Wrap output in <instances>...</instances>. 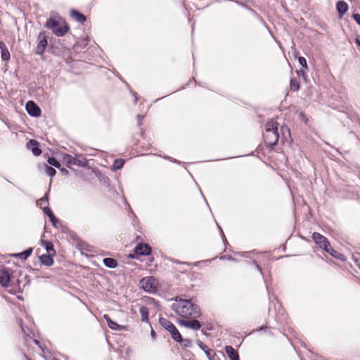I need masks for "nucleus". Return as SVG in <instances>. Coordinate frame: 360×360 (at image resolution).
Segmentation results:
<instances>
[{
    "label": "nucleus",
    "instance_id": "1",
    "mask_svg": "<svg viewBox=\"0 0 360 360\" xmlns=\"http://www.w3.org/2000/svg\"><path fill=\"white\" fill-rule=\"evenodd\" d=\"M171 307L176 314L184 318L189 316L198 318L200 316V307L194 302L193 299L186 300L176 297L175 302Z\"/></svg>",
    "mask_w": 360,
    "mask_h": 360
},
{
    "label": "nucleus",
    "instance_id": "2",
    "mask_svg": "<svg viewBox=\"0 0 360 360\" xmlns=\"http://www.w3.org/2000/svg\"><path fill=\"white\" fill-rule=\"evenodd\" d=\"M278 123L273 120L267 122L265 125V132L263 137L266 146L270 149H273L278 141Z\"/></svg>",
    "mask_w": 360,
    "mask_h": 360
},
{
    "label": "nucleus",
    "instance_id": "3",
    "mask_svg": "<svg viewBox=\"0 0 360 360\" xmlns=\"http://www.w3.org/2000/svg\"><path fill=\"white\" fill-rule=\"evenodd\" d=\"M45 27L51 30L57 37H63L69 30L68 25L58 15L51 16L47 20Z\"/></svg>",
    "mask_w": 360,
    "mask_h": 360
},
{
    "label": "nucleus",
    "instance_id": "4",
    "mask_svg": "<svg viewBox=\"0 0 360 360\" xmlns=\"http://www.w3.org/2000/svg\"><path fill=\"white\" fill-rule=\"evenodd\" d=\"M139 284L143 290L147 292L154 294L158 291V282L153 276L143 278Z\"/></svg>",
    "mask_w": 360,
    "mask_h": 360
},
{
    "label": "nucleus",
    "instance_id": "5",
    "mask_svg": "<svg viewBox=\"0 0 360 360\" xmlns=\"http://www.w3.org/2000/svg\"><path fill=\"white\" fill-rule=\"evenodd\" d=\"M63 163L67 166L70 165H76L79 167H85L87 165V160L86 158L82 156H75L73 157L69 154H63Z\"/></svg>",
    "mask_w": 360,
    "mask_h": 360
},
{
    "label": "nucleus",
    "instance_id": "6",
    "mask_svg": "<svg viewBox=\"0 0 360 360\" xmlns=\"http://www.w3.org/2000/svg\"><path fill=\"white\" fill-rule=\"evenodd\" d=\"M160 324L165 328L172 335V339L180 338V333L176 326L168 319L165 318H160Z\"/></svg>",
    "mask_w": 360,
    "mask_h": 360
},
{
    "label": "nucleus",
    "instance_id": "7",
    "mask_svg": "<svg viewBox=\"0 0 360 360\" xmlns=\"http://www.w3.org/2000/svg\"><path fill=\"white\" fill-rule=\"evenodd\" d=\"M10 271L11 270L9 268L0 266V284L2 287H8L11 282H12V277Z\"/></svg>",
    "mask_w": 360,
    "mask_h": 360
},
{
    "label": "nucleus",
    "instance_id": "8",
    "mask_svg": "<svg viewBox=\"0 0 360 360\" xmlns=\"http://www.w3.org/2000/svg\"><path fill=\"white\" fill-rule=\"evenodd\" d=\"M312 238L320 248L323 249L326 252H328V249L330 248V244L325 236H322L319 233L315 232L312 235Z\"/></svg>",
    "mask_w": 360,
    "mask_h": 360
},
{
    "label": "nucleus",
    "instance_id": "9",
    "mask_svg": "<svg viewBox=\"0 0 360 360\" xmlns=\"http://www.w3.org/2000/svg\"><path fill=\"white\" fill-rule=\"evenodd\" d=\"M25 108H26L27 113L32 117H37L41 115V109L32 101H29L26 103Z\"/></svg>",
    "mask_w": 360,
    "mask_h": 360
},
{
    "label": "nucleus",
    "instance_id": "10",
    "mask_svg": "<svg viewBox=\"0 0 360 360\" xmlns=\"http://www.w3.org/2000/svg\"><path fill=\"white\" fill-rule=\"evenodd\" d=\"M39 41L37 45L35 53L37 55H42L47 46L48 42L45 34L40 32L38 37Z\"/></svg>",
    "mask_w": 360,
    "mask_h": 360
},
{
    "label": "nucleus",
    "instance_id": "11",
    "mask_svg": "<svg viewBox=\"0 0 360 360\" xmlns=\"http://www.w3.org/2000/svg\"><path fill=\"white\" fill-rule=\"evenodd\" d=\"M179 323L180 325L184 326L186 328H191L193 330H198L201 327L200 321L197 319L180 320Z\"/></svg>",
    "mask_w": 360,
    "mask_h": 360
},
{
    "label": "nucleus",
    "instance_id": "12",
    "mask_svg": "<svg viewBox=\"0 0 360 360\" xmlns=\"http://www.w3.org/2000/svg\"><path fill=\"white\" fill-rule=\"evenodd\" d=\"M134 252L137 255H149L151 252L150 247L146 244H139L136 246Z\"/></svg>",
    "mask_w": 360,
    "mask_h": 360
},
{
    "label": "nucleus",
    "instance_id": "13",
    "mask_svg": "<svg viewBox=\"0 0 360 360\" xmlns=\"http://www.w3.org/2000/svg\"><path fill=\"white\" fill-rule=\"evenodd\" d=\"M38 146L39 143L34 139H31L27 143V148L30 150L35 156H39L41 153V150Z\"/></svg>",
    "mask_w": 360,
    "mask_h": 360
},
{
    "label": "nucleus",
    "instance_id": "14",
    "mask_svg": "<svg viewBox=\"0 0 360 360\" xmlns=\"http://www.w3.org/2000/svg\"><path fill=\"white\" fill-rule=\"evenodd\" d=\"M224 349L231 360H239L238 353L232 346H226Z\"/></svg>",
    "mask_w": 360,
    "mask_h": 360
},
{
    "label": "nucleus",
    "instance_id": "15",
    "mask_svg": "<svg viewBox=\"0 0 360 360\" xmlns=\"http://www.w3.org/2000/svg\"><path fill=\"white\" fill-rule=\"evenodd\" d=\"M1 58L2 60L8 61L11 58L10 53L3 41H0Z\"/></svg>",
    "mask_w": 360,
    "mask_h": 360
},
{
    "label": "nucleus",
    "instance_id": "16",
    "mask_svg": "<svg viewBox=\"0 0 360 360\" xmlns=\"http://www.w3.org/2000/svg\"><path fill=\"white\" fill-rule=\"evenodd\" d=\"M337 11L340 16H342L348 10V5L344 1H338L336 4Z\"/></svg>",
    "mask_w": 360,
    "mask_h": 360
},
{
    "label": "nucleus",
    "instance_id": "17",
    "mask_svg": "<svg viewBox=\"0 0 360 360\" xmlns=\"http://www.w3.org/2000/svg\"><path fill=\"white\" fill-rule=\"evenodd\" d=\"M70 13L71 16L74 18L77 22L83 23L86 21V17L77 10L72 9L71 10Z\"/></svg>",
    "mask_w": 360,
    "mask_h": 360
},
{
    "label": "nucleus",
    "instance_id": "18",
    "mask_svg": "<svg viewBox=\"0 0 360 360\" xmlns=\"http://www.w3.org/2000/svg\"><path fill=\"white\" fill-rule=\"evenodd\" d=\"M141 319L143 322L149 323V309L146 306H141L139 309Z\"/></svg>",
    "mask_w": 360,
    "mask_h": 360
},
{
    "label": "nucleus",
    "instance_id": "19",
    "mask_svg": "<svg viewBox=\"0 0 360 360\" xmlns=\"http://www.w3.org/2000/svg\"><path fill=\"white\" fill-rule=\"evenodd\" d=\"M40 261L41 264L46 266H51L53 264V259L51 254L46 255H42L40 257Z\"/></svg>",
    "mask_w": 360,
    "mask_h": 360
},
{
    "label": "nucleus",
    "instance_id": "20",
    "mask_svg": "<svg viewBox=\"0 0 360 360\" xmlns=\"http://www.w3.org/2000/svg\"><path fill=\"white\" fill-rule=\"evenodd\" d=\"M174 340L180 343L181 346L183 348L191 347L192 346V342L189 339L183 338L181 334L179 339L175 338Z\"/></svg>",
    "mask_w": 360,
    "mask_h": 360
},
{
    "label": "nucleus",
    "instance_id": "21",
    "mask_svg": "<svg viewBox=\"0 0 360 360\" xmlns=\"http://www.w3.org/2000/svg\"><path fill=\"white\" fill-rule=\"evenodd\" d=\"M103 262L106 267L110 269H114L117 266V262L116 259L111 257L104 258Z\"/></svg>",
    "mask_w": 360,
    "mask_h": 360
},
{
    "label": "nucleus",
    "instance_id": "22",
    "mask_svg": "<svg viewBox=\"0 0 360 360\" xmlns=\"http://www.w3.org/2000/svg\"><path fill=\"white\" fill-rule=\"evenodd\" d=\"M197 344L198 347L204 351L205 354H206L207 357L208 359H211V354H214V352L212 350L207 348V345L203 344L201 341L198 340L197 342Z\"/></svg>",
    "mask_w": 360,
    "mask_h": 360
},
{
    "label": "nucleus",
    "instance_id": "23",
    "mask_svg": "<svg viewBox=\"0 0 360 360\" xmlns=\"http://www.w3.org/2000/svg\"><path fill=\"white\" fill-rule=\"evenodd\" d=\"M103 317L106 320L108 326L112 330H119L120 328V326L111 320L108 315L105 314Z\"/></svg>",
    "mask_w": 360,
    "mask_h": 360
},
{
    "label": "nucleus",
    "instance_id": "24",
    "mask_svg": "<svg viewBox=\"0 0 360 360\" xmlns=\"http://www.w3.org/2000/svg\"><path fill=\"white\" fill-rule=\"evenodd\" d=\"M41 245L49 253L53 252V255H56V251L51 242L48 240H42Z\"/></svg>",
    "mask_w": 360,
    "mask_h": 360
},
{
    "label": "nucleus",
    "instance_id": "25",
    "mask_svg": "<svg viewBox=\"0 0 360 360\" xmlns=\"http://www.w3.org/2000/svg\"><path fill=\"white\" fill-rule=\"evenodd\" d=\"M328 250V252H327L329 253L333 257L339 259L342 261L345 259V256L342 254L335 250L333 248H331V246H330V248Z\"/></svg>",
    "mask_w": 360,
    "mask_h": 360
},
{
    "label": "nucleus",
    "instance_id": "26",
    "mask_svg": "<svg viewBox=\"0 0 360 360\" xmlns=\"http://www.w3.org/2000/svg\"><path fill=\"white\" fill-rule=\"evenodd\" d=\"M32 252V248H30L22 252L15 254V256L17 257H19L21 259H26L28 257H30L31 255Z\"/></svg>",
    "mask_w": 360,
    "mask_h": 360
},
{
    "label": "nucleus",
    "instance_id": "27",
    "mask_svg": "<svg viewBox=\"0 0 360 360\" xmlns=\"http://www.w3.org/2000/svg\"><path fill=\"white\" fill-rule=\"evenodd\" d=\"M124 162H125V161L123 159L115 160L113 165H112V169L113 170L121 169L123 167Z\"/></svg>",
    "mask_w": 360,
    "mask_h": 360
},
{
    "label": "nucleus",
    "instance_id": "28",
    "mask_svg": "<svg viewBox=\"0 0 360 360\" xmlns=\"http://www.w3.org/2000/svg\"><path fill=\"white\" fill-rule=\"evenodd\" d=\"M88 44H89V38L84 37V38H80L77 40V41L76 43V46L81 49H84L88 45Z\"/></svg>",
    "mask_w": 360,
    "mask_h": 360
},
{
    "label": "nucleus",
    "instance_id": "29",
    "mask_svg": "<svg viewBox=\"0 0 360 360\" xmlns=\"http://www.w3.org/2000/svg\"><path fill=\"white\" fill-rule=\"evenodd\" d=\"M42 210L43 212L49 217V219H55V215L48 206L44 207Z\"/></svg>",
    "mask_w": 360,
    "mask_h": 360
},
{
    "label": "nucleus",
    "instance_id": "30",
    "mask_svg": "<svg viewBox=\"0 0 360 360\" xmlns=\"http://www.w3.org/2000/svg\"><path fill=\"white\" fill-rule=\"evenodd\" d=\"M48 163L56 168H59L60 167V162L58 161L56 158L54 157L49 158L48 159Z\"/></svg>",
    "mask_w": 360,
    "mask_h": 360
},
{
    "label": "nucleus",
    "instance_id": "31",
    "mask_svg": "<svg viewBox=\"0 0 360 360\" xmlns=\"http://www.w3.org/2000/svg\"><path fill=\"white\" fill-rule=\"evenodd\" d=\"M290 86L293 91H296L300 89V84L295 79H292L290 80Z\"/></svg>",
    "mask_w": 360,
    "mask_h": 360
},
{
    "label": "nucleus",
    "instance_id": "32",
    "mask_svg": "<svg viewBox=\"0 0 360 360\" xmlns=\"http://www.w3.org/2000/svg\"><path fill=\"white\" fill-rule=\"evenodd\" d=\"M46 172L51 177H53L56 174V171L54 168L47 165L46 166Z\"/></svg>",
    "mask_w": 360,
    "mask_h": 360
},
{
    "label": "nucleus",
    "instance_id": "33",
    "mask_svg": "<svg viewBox=\"0 0 360 360\" xmlns=\"http://www.w3.org/2000/svg\"><path fill=\"white\" fill-rule=\"evenodd\" d=\"M298 61H299L300 64L302 65V67L307 68V63L306 59L304 57L300 56L298 58Z\"/></svg>",
    "mask_w": 360,
    "mask_h": 360
},
{
    "label": "nucleus",
    "instance_id": "34",
    "mask_svg": "<svg viewBox=\"0 0 360 360\" xmlns=\"http://www.w3.org/2000/svg\"><path fill=\"white\" fill-rule=\"evenodd\" d=\"M353 259H354L355 262L360 268V254L356 253V255H354Z\"/></svg>",
    "mask_w": 360,
    "mask_h": 360
},
{
    "label": "nucleus",
    "instance_id": "35",
    "mask_svg": "<svg viewBox=\"0 0 360 360\" xmlns=\"http://www.w3.org/2000/svg\"><path fill=\"white\" fill-rule=\"evenodd\" d=\"M164 158L172 162L181 164V162L169 156H164Z\"/></svg>",
    "mask_w": 360,
    "mask_h": 360
},
{
    "label": "nucleus",
    "instance_id": "36",
    "mask_svg": "<svg viewBox=\"0 0 360 360\" xmlns=\"http://www.w3.org/2000/svg\"><path fill=\"white\" fill-rule=\"evenodd\" d=\"M41 205L45 204L48 205V196L47 195H45L44 197H42L40 199Z\"/></svg>",
    "mask_w": 360,
    "mask_h": 360
},
{
    "label": "nucleus",
    "instance_id": "37",
    "mask_svg": "<svg viewBox=\"0 0 360 360\" xmlns=\"http://www.w3.org/2000/svg\"><path fill=\"white\" fill-rule=\"evenodd\" d=\"M50 221H51L52 225L54 227L58 228V224H59L60 221H59V220L56 217H55V219H50Z\"/></svg>",
    "mask_w": 360,
    "mask_h": 360
},
{
    "label": "nucleus",
    "instance_id": "38",
    "mask_svg": "<svg viewBox=\"0 0 360 360\" xmlns=\"http://www.w3.org/2000/svg\"><path fill=\"white\" fill-rule=\"evenodd\" d=\"M220 259H226L229 261H235V258H233V257H231V255H224V256H221L219 257Z\"/></svg>",
    "mask_w": 360,
    "mask_h": 360
},
{
    "label": "nucleus",
    "instance_id": "39",
    "mask_svg": "<svg viewBox=\"0 0 360 360\" xmlns=\"http://www.w3.org/2000/svg\"><path fill=\"white\" fill-rule=\"evenodd\" d=\"M353 18L360 25V14L355 13L353 15Z\"/></svg>",
    "mask_w": 360,
    "mask_h": 360
},
{
    "label": "nucleus",
    "instance_id": "40",
    "mask_svg": "<svg viewBox=\"0 0 360 360\" xmlns=\"http://www.w3.org/2000/svg\"><path fill=\"white\" fill-rule=\"evenodd\" d=\"M143 120V116L141 115H137V123L139 126H141L142 124V120Z\"/></svg>",
    "mask_w": 360,
    "mask_h": 360
},
{
    "label": "nucleus",
    "instance_id": "41",
    "mask_svg": "<svg viewBox=\"0 0 360 360\" xmlns=\"http://www.w3.org/2000/svg\"><path fill=\"white\" fill-rule=\"evenodd\" d=\"M253 264L255 265L256 269L262 274V269L260 268V266H259L256 261L253 262Z\"/></svg>",
    "mask_w": 360,
    "mask_h": 360
},
{
    "label": "nucleus",
    "instance_id": "42",
    "mask_svg": "<svg viewBox=\"0 0 360 360\" xmlns=\"http://www.w3.org/2000/svg\"><path fill=\"white\" fill-rule=\"evenodd\" d=\"M60 172L63 174H65V175H68V171L67 169L65 168H61L60 169Z\"/></svg>",
    "mask_w": 360,
    "mask_h": 360
},
{
    "label": "nucleus",
    "instance_id": "43",
    "mask_svg": "<svg viewBox=\"0 0 360 360\" xmlns=\"http://www.w3.org/2000/svg\"><path fill=\"white\" fill-rule=\"evenodd\" d=\"M266 329H267L266 326H262L259 327L258 329H257V331H261V330H266Z\"/></svg>",
    "mask_w": 360,
    "mask_h": 360
},
{
    "label": "nucleus",
    "instance_id": "44",
    "mask_svg": "<svg viewBox=\"0 0 360 360\" xmlns=\"http://www.w3.org/2000/svg\"><path fill=\"white\" fill-rule=\"evenodd\" d=\"M133 96H134V103L136 104L138 102V97L136 93H133Z\"/></svg>",
    "mask_w": 360,
    "mask_h": 360
},
{
    "label": "nucleus",
    "instance_id": "45",
    "mask_svg": "<svg viewBox=\"0 0 360 360\" xmlns=\"http://www.w3.org/2000/svg\"><path fill=\"white\" fill-rule=\"evenodd\" d=\"M131 352H132V349H131L130 347H127V348L126 349V352H125V353H126V354H128V355H129Z\"/></svg>",
    "mask_w": 360,
    "mask_h": 360
},
{
    "label": "nucleus",
    "instance_id": "46",
    "mask_svg": "<svg viewBox=\"0 0 360 360\" xmlns=\"http://www.w3.org/2000/svg\"><path fill=\"white\" fill-rule=\"evenodd\" d=\"M45 359L46 360H58V359H57L56 358H53V357H51V356H49V357L45 356Z\"/></svg>",
    "mask_w": 360,
    "mask_h": 360
},
{
    "label": "nucleus",
    "instance_id": "47",
    "mask_svg": "<svg viewBox=\"0 0 360 360\" xmlns=\"http://www.w3.org/2000/svg\"><path fill=\"white\" fill-rule=\"evenodd\" d=\"M215 358H216V354L214 353V354H211V359H209V360H215Z\"/></svg>",
    "mask_w": 360,
    "mask_h": 360
},
{
    "label": "nucleus",
    "instance_id": "48",
    "mask_svg": "<svg viewBox=\"0 0 360 360\" xmlns=\"http://www.w3.org/2000/svg\"><path fill=\"white\" fill-rule=\"evenodd\" d=\"M355 41L357 44V45L359 46H360V39L359 38H356Z\"/></svg>",
    "mask_w": 360,
    "mask_h": 360
},
{
    "label": "nucleus",
    "instance_id": "49",
    "mask_svg": "<svg viewBox=\"0 0 360 360\" xmlns=\"http://www.w3.org/2000/svg\"><path fill=\"white\" fill-rule=\"evenodd\" d=\"M298 75L300 76V75H302L304 77V72L302 70H300V71H298L297 72Z\"/></svg>",
    "mask_w": 360,
    "mask_h": 360
},
{
    "label": "nucleus",
    "instance_id": "50",
    "mask_svg": "<svg viewBox=\"0 0 360 360\" xmlns=\"http://www.w3.org/2000/svg\"><path fill=\"white\" fill-rule=\"evenodd\" d=\"M150 334H151V336H152L153 338H155V331H154L153 330H151V333H150Z\"/></svg>",
    "mask_w": 360,
    "mask_h": 360
},
{
    "label": "nucleus",
    "instance_id": "51",
    "mask_svg": "<svg viewBox=\"0 0 360 360\" xmlns=\"http://www.w3.org/2000/svg\"><path fill=\"white\" fill-rule=\"evenodd\" d=\"M34 342L37 344V345H39V342L37 340H34Z\"/></svg>",
    "mask_w": 360,
    "mask_h": 360
},
{
    "label": "nucleus",
    "instance_id": "52",
    "mask_svg": "<svg viewBox=\"0 0 360 360\" xmlns=\"http://www.w3.org/2000/svg\"><path fill=\"white\" fill-rule=\"evenodd\" d=\"M221 234H222L223 238H224L225 235L224 234V233L222 231H221Z\"/></svg>",
    "mask_w": 360,
    "mask_h": 360
},
{
    "label": "nucleus",
    "instance_id": "53",
    "mask_svg": "<svg viewBox=\"0 0 360 360\" xmlns=\"http://www.w3.org/2000/svg\"><path fill=\"white\" fill-rule=\"evenodd\" d=\"M160 98H157L155 102H157L158 101H159Z\"/></svg>",
    "mask_w": 360,
    "mask_h": 360
}]
</instances>
